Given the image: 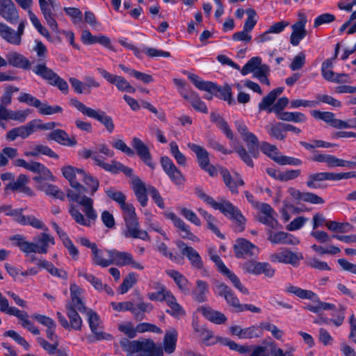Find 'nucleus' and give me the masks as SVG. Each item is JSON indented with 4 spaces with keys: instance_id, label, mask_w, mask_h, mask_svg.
Returning <instances> with one entry per match:
<instances>
[{
    "instance_id": "obj_1",
    "label": "nucleus",
    "mask_w": 356,
    "mask_h": 356,
    "mask_svg": "<svg viewBox=\"0 0 356 356\" xmlns=\"http://www.w3.org/2000/svg\"><path fill=\"white\" fill-rule=\"evenodd\" d=\"M79 171L84 170L71 165L62 168L63 175L69 181L72 188L66 190V195L70 201L76 202L83 207V211L86 217L74 206L71 207L70 213L76 223L86 227H91L96 221L97 214L93 208V200L83 194L86 189L79 183L81 178V175L79 173Z\"/></svg>"
},
{
    "instance_id": "obj_2",
    "label": "nucleus",
    "mask_w": 356,
    "mask_h": 356,
    "mask_svg": "<svg viewBox=\"0 0 356 356\" xmlns=\"http://www.w3.org/2000/svg\"><path fill=\"white\" fill-rule=\"evenodd\" d=\"M236 127L246 143L248 150L244 147L239 146L236 147L235 151L247 165L252 168L254 162L251 157L257 159L259 156V140L253 133L249 131L248 127L243 122H236Z\"/></svg>"
},
{
    "instance_id": "obj_3",
    "label": "nucleus",
    "mask_w": 356,
    "mask_h": 356,
    "mask_svg": "<svg viewBox=\"0 0 356 356\" xmlns=\"http://www.w3.org/2000/svg\"><path fill=\"white\" fill-rule=\"evenodd\" d=\"M120 346L129 356H163L162 346H157L151 339L130 341L123 338L120 341Z\"/></svg>"
},
{
    "instance_id": "obj_4",
    "label": "nucleus",
    "mask_w": 356,
    "mask_h": 356,
    "mask_svg": "<svg viewBox=\"0 0 356 356\" xmlns=\"http://www.w3.org/2000/svg\"><path fill=\"white\" fill-rule=\"evenodd\" d=\"M188 78L199 90L213 94L214 96L227 101L229 104H235L232 95V89L229 85L220 87L213 82L203 81L197 75L191 73L188 74Z\"/></svg>"
},
{
    "instance_id": "obj_5",
    "label": "nucleus",
    "mask_w": 356,
    "mask_h": 356,
    "mask_svg": "<svg viewBox=\"0 0 356 356\" xmlns=\"http://www.w3.org/2000/svg\"><path fill=\"white\" fill-rule=\"evenodd\" d=\"M123 218L125 222L126 229L124 231V235L127 238H140L143 241H149L150 238L147 232L140 229L139 227V222L133 208L123 213Z\"/></svg>"
},
{
    "instance_id": "obj_6",
    "label": "nucleus",
    "mask_w": 356,
    "mask_h": 356,
    "mask_svg": "<svg viewBox=\"0 0 356 356\" xmlns=\"http://www.w3.org/2000/svg\"><path fill=\"white\" fill-rule=\"evenodd\" d=\"M70 102L74 107L81 112L83 115L97 120L102 124H104L109 133L113 132L115 126L112 118L109 115H107L104 111L101 110H95L93 108L87 107L85 104L76 99H72Z\"/></svg>"
},
{
    "instance_id": "obj_7",
    "label": "nucleus",
    "mask_w": 356,
    "mask_h": 356,
    "mask_svg": "<svg viewBox=\"0 0 356 356\" xmlns=\"http://www.w3.org/2000/svg\"><path fill=\"white\" fill-rule=\"evenodd\" d=\"M33 71L35 74L47 81L49 84L58 87L63 93H68L69 87L67 83L52 70L48 68L44 63L36 65L33 67Z\"/></svg>"
},
{
    "instance_id": "obj_8",
    "label": "nucleus",
    "mask_w": 356,
    "mask_h": 356,
    "mask_svg": "<svg viewBox=\"0 0 356 356\" xmlns=\"http://www.w3.org/2000/svg\"><path fill=\"white\" fill-rule=\"evenodd\" d=\"M212 208L220 211L225 216L234 220L240 228L239 231H243L245 218L240 210L229 201L221 200L220 202H216Z\"/></svg>"
},
{
    "instance_id": "obj_9",
    "label": "nucleus",
    "mask_w": 356,
    "mask_h": 356,
    "mask_svg": "<svg viewBox=\"0 0 356 356\" xmlns=\"http://www.w3.org/2000/svg\"><path fill=\"white\" fill-rule=\"evenodd\" d=\"M212 208L220 211L225 216L234 220L240 228L239 231H243L245 218L240 210L229 201L221 200L220 202H216Z\"/></svg>"
},
{
    "instance_id": "obj_10",
    "label": "nucleus",
    "mask_w": 356,
    "mask_h": 356,
    "mask_svg": "<svg viewBox=\"0 0 356 356\" xmlns=\"http://www.w3.org/2000/svg\"><path fill=\"white\" fill-rule=\"evenodd\" d=\"M352 177H355L354 172H317L309 175L306 184L310 188H318L321 187V185L318 184L320 181L325 180L338 181L349 179Z\"/></svg>"
},
{
    "instance_id": "obj_11",
    "label": "nucleus",
    "mask_w": 356,
    "mask_h": 356,
    "mask_svg": "<svg viewBox=\"0 0 356 356\" xmlns=\"http://www.w3.org/2000/svg\"><path fill=\"white\" fill-rule=\"evenodd\" d=\"M26 19L19 22L17 30L15 31L12 28L3 22H0V36L10 44L19 45L22 42V35L24 34Z\"/></svg>"
},
{
    "instance_id": "obj_12",
    "label": "nucleus",
    "mask_w": 356,
    "mask_h": 356,
    "mask_svg": "<svg viewBox=\"0 0 356 356\" xmlns=\"http://www.w3.org/2000/svg\"><path fill=\"white\" fill-rule=\"evenodd\" d=\"M106 253L110 257L111 265L115 264L117 266L131 265L134 268L143 270L144 266L134 260L132 255L127 252H120L116 250H107Z\"/></svg>"
},
{
    "instance_id": "obj_13",
    "label": "nucleus",
    "mask_w": 356,
    "mask_h": 356,
    "mask_svg": "<svg viewBox=\"0 0 356 356\" xmlns=\"http://www.w3.org/2000/svg\"><path fill=\"white\" fill-rule=\"evenodd\" d=\"M302 259L303 257L301 253L293 252L286 248L270 255V260L273 262L289 264L293 266H298Z\"/></svg>"
},
{
    "instance_id": "obj_14",
    "label": "nucleus",
    "mask_w": 356,
    "mask_h": 356,
    "mask_svg": "<svg viewBox=\"0 0 356 356\" xmlns=\"http://www.w3.org/2000/svg\"><path fill=\"white\" fill-rule=\"evenodd\" d=\"M216 287L217 294L219 296L223 297L227 303L232 307L236 312H242V304L240 303L238 298L228 286L218 282L216 284Z\"/></svg>"
},
{
    "instance_id": "obj_15",
    "label": "nucleus",
    "mask_w": 356,
    "mask_h": 356,
    "mask_svg": "<svg viewBox=\"0 0 356 356\" xmlns=\"http://www.w3.org/2000/svg\"><path fill=\"white\" fill-rule=\"evenodd\" d=\"M298 17L299 19L291 26L292 33L290 36V42L293 46L298 45L300 40L307 35L305 29L307 22V17L302 13H299Z\"/></svg>"
},
{
    "instance_id": "obj_16",
    "label": "nucleus",
    "mask_w": 356,
    "mask_h": 356,
    "mask_svg": "<svg viewBox=\"0 0 356 356\" xmlns=\"http://www.w3.org/2000/svg\"><path fill=\"white\" fill-rule=\"evenodd\" d=\"M0 15L12 24L19 23V16L12 0H0Z\"/></svg>"
},
{
    "instance_id": "obj_17",
    "label": "nucleus",
    "mask_w": 356,
    "mask_h": 356,
    "mask_svg": "<svg viewBox=\"0 0 356 356\" xmlns=\"http://www.w3.org/2000/svg\"><path fill=\"white\" fill-rule=\"evenodd\" d=\"M177 247L180 249L181 253L187 257L192 266L196 269L201 270L204 267L203 261L200 254L191 246L187 245L184 242L178 241Z\"/></svg>"
},
{
    "instance_id": "obj_18",
    "label": "nucleus",
    "mask_w": 356,
    "mask_h": 356,
    "mask_svg": "<svg viewBox=\"0 0 356 356\" xmlns=\"http://www.w3.org/2000/svg\"><path fill=\"white\" fill-rule=\"evenodd\" d=\"M35 243L31 242L30 253L46 254L49 245H54V238L50 234L43 232L34 238Z\"/></svg>"
},
{
    "instance_id": "obj_19",
    "label": "nucleus",
    "mask_w": 356,
    "mask_h": 356,
    "mask_svg": "<svg viewBox=\"0 0 356 356\" xmlns=\"http://www.w3.org/2000/svg\"><path fill=\"white\" fill-rule=\"evenodd\" d=\"M97 70L109 83L115 84L119 90L135 92L136 89L124 77L112 74L102 68H98Z\"/></svg>"
},
{
    "instance_id": "obj_20",
    "label": "nucleus",
    "mask_w": 356,
    "mask_h": 356,
    "mask_svg": "<svg viewBox=\"0 0 356 356\" xmlns=\"http://www.w3.org/2000/svg\"><path fill=\"white\" fill-rule=\"evenodd\" d=\"M86 314L88 316V321L90 328L95 335V340L111 339V334H106L101 330V327L99 326L100 318L98 314L90 309L88 310Z\"/></svg>"
},
{
    "instance_id": "obj_21",
    "label": "nucleus",
    "mask_w": 356,
    "mask_h": 356,
    "mask_svg": "<svg viewBox=\"0 0 356 356\" xmlns=\"http://www.w3.org/2000/svg\"><path fill=\"white\" fill-rule=\"evenodd\" d=\"M131 145L143 162L150 168L154 169L155 168V164L152 161V155L149 147L137 137H134L132 138Z\"/></svg>"
},
{
    "instance_id": "obj_22",
    "label": "nucleus",
    "mask_w": 356,
    "mask_h": 356,
    "mask_svg": "<svg viewBox=\"0 0 356 356\" xmlns=\"http://www.w3.org/2000/svg\"><path fill=\"white\" fill-rule=\"evenodd\" d=\"M71 300L66 304V309H72L81 313H86L88 309L81 298V289L76 284L70 285Z\"/></svg>"
},
{
    "instance_id": "obj_23",
    "label": "nucleus",
    "mask_w": 356,
    "mask_h": 356,
    "mask_svg": "<svg viewBox=\"0 0 356 356\" xmlns=\"http://www.w3.org/2000/svg\"><path fill=\"white\" fill-rule=\"evenodd\" d=\"M256 246L245 238H238L234 245V251L237 258H246L254 254Z\"/></svg>"
},
{
    "instance_id": "obj_24",
    "label": "nucleus",
    "mask_w": 356,
    "mask_h": 356,
    "mask_svg": "<svg viewBox=\"0 0 356 356\" xmlns=\"http://www.w3.org/2000/svg\"><path fill=\"white\" fill-rule=\"evenodd\" d=\"M165 216L168 219L171 220L174 225L179 229L183 238H187L193 241H199V238L190 231L188 225L174 213H168Z\"/></svg>"
},
{
    "instance_id": "obj_25",
    "label": "nucleus",
    "mask_w": 356,
    "mask_h": 356,
    "mask_svg": "<svg viewBox=\"0 0 356 356\" xmlns=\"http://www.w3.org/2000/svg\"><path fill=\"white\" fill-rule=\"evenodd\" d=\"M47 140H54L58 144L66 146H74L77 142L74 137L70 138L67 133L63 129H54L47 137Z\"/></svg>"
},
{
    "instance_id": "obj_26",
    "label": "nucleus",
    "mask_w": 356,
    "mask_h": 356,
    "mask_svg": "<svg viewBox=\"0 0 356 356\" xmlns=\"http://www.w3.org/2000/svg\"><path fill=\"white\" fill-rule=\"evenodd\" d=\"M178 332L175 328H170L165 332L163 340V352L172 354L175 352L177 346Z\"/></svg>"
},
{
    "instance_id": "obj_27",
    "label": "nucleus",
    "mask_w": 356,
    "mask_h": 356,
    "mask_svg": "<svg viewBox=\"0 0 356 356\" xmlns=\"http://www.w3.org/2000/svg\"><path fill=\"white\" fill-rule=\"evenodd\" d=\"M229 330L232 335H236L240 339H252L261 336V333H259V329L257 326L241 328L238 325H232Z\"/></svg>"
},
{
    "instance_id": "obj_28",
    "label": "nucleus",
    "mask_w": 356,
    "mask_h": 356,
    "mask_svg": "<svg viewBox=\"0 0 356 356\" xmlns=\"http://www.w3.org/2000/svg\"><path fill=\"white\" fill-rule=\"evenodd\" d=\"M105 193L110 199L119 204L123 213L134 208L132 204L126 202V196L121 191L110 188L106 190Z\"/></svg>"
},
{
    "instance_id": "obj_29",
    "label": "nucleus",
    "mask_w": 356,
    "mask_h": 356,
    "mask_svg": "<svg viewBox=\"0 0 356 356\" xmlns=\"http://www.w3.org/2000/svg\"><path fill=\"white\" fill-rule=\"evenodd\" d=\"M180 93L184 99L188 100L191 103V106L195 111L203 113H208V109L205 103L201 100L200 97L196 92L193 91H182Z\"/></svg>"
},
{
    "instance_id": "obj_30",
    "label": "nucleus",
    "mask_w": 356,
    "mask_h": 356,
    "mask_svg": "<svg viewBox=\"0 0 356 356\" xmlns=\"http://www.w3.org/2000/svg\"><path fill=\"white\" fill-rule=\"evenodd\" d=\"M133 190L137 200L142 207H145L147 203V188L145 184L138 177H134L132 180Z\"/></svg>"
},
{
    "instance_id": "obj_31",
    "label": "nucleus",
    "mask_w": 356,
    "mask_h": 356,
    "mask_svg": "<svg viewBox=\"0 0 356 356\" xmlns=\"http://www.w3.org/2000/svg\"><path fill=\"white\" fill-rule=\"evenodd\" d=\"M202 314L209 321L220 325L223 324L227 321V317L224 314L220 312L213 309L209 306H203L200 309Z\"/></svg>"
},
{
    "instance_id": "obj_32",
    "label": "nucleus",
    "mask_w": 356,
    "mask_h": 356,
    "mask_svg": "<svg viewBox=\"0 0 356 356\" xmlns=\"http://www.w3.org/2000/svg\"><path fill=\"white\" fill-rule=\"evenodd\" d=\"M220 174L226 186L232 193L237 194L238 193V186L244 185L243 180L238 176V175H236L238 178L234 180L229 172L227 169L222 170Z\"/></svg>"
},
{
    "instance_id": "obj_33",
    "label": "nucleus",
    "mask_w": 356,
    "mask_h": 356,
    "mask_svg": "<svg viewBox=\"0 0 356 356\" xmlns=\"http://www.w3.org/2000/svg\"><path fill=\"white\" fill-rule=\"evenodd\" d=\"M209 291V284L203 280L196 281V287L192 291L193 298L198 302L207 300V293Z\"/></svg>"
},
{
    "instance_id": "obj_34",
    "label": "nucleus",
    "mask_w": 356,
    "mask_h": 356,
    "mask_svg": "<svg viewBox=\"0 0 356 356\" xmlns=\"http://www.w3.org/2000/svg\"><path fill=\"white\" fill-rule=\"evenodd\" d=\"M187 146L195 154L200 168H204L209 162L208 152L203 147L194 143H189Z\"/></svg>"
},
{
    "instance_id": "obj_35",
    "label": "nucleus",
    "mask_w": 356,
    "mask_h": 356,
    "mask_svg": "<svg viewBox=\"0 0 356 356\" xmlns=\"http://www.w3.org/2000/svg\"><path fill=\"white\" fill-rule=\"evenodd\" d=\"M9 65L22 69H29L30 67L29 60L23 55L17 52H10L6 56Z\"/></svg>"
},
{
    "instance_id": "obj_36",
    "label": "nucleus",
    "mask_w": 356,
    "mask_h": 356,
    "mask_svg": "<svg viewBox=\"0 0 356 356\" xmlns=\"http://www.w3.org/2000/svg\"><path fill=\"white\" fill-rule=\"evenodd\" d=\"M38 191L44 192L47 195L50 196L55 199H58L62 201L65 199V194L57 186L49 184L44 185H40Z\"/></svg>"
},
{
    "instance_id": "obj_37",
    "label": "nucleus",
    "mask_w": 356,
    "mask_h": 356,
    "mask_svg": "<svg viewBox=\"0 0 356 356\" xmlns=\"http://www.w3.org/2000/svg\"><path fill=\"white\" fill-rule=\"evenodd\" d=\"M166 302L170 308V309L166 310L167 313L177 318H180L185 315V311L177 302L175 297L172 294L168 296Z\"/></svg>"
},
{
    "instance_id": "obj_38",
    "label": "nucleus",
    "mask_w": 356,
    "mask_h": 356,
    "mask_svg": "<svg viewBox=\"0 0 356 356\" xmlns=\"http://www.w3.org/2000/svg\"><path fill=\"white\" fill-rule=\"evenodd\" d=\"M37 266L45 268L51 275L63 280H67V274L65 270L56 268L51 262L46 260H38Z\"/></svg>"
},
{
    "instance_id": "obj_39",
    "label": "nucleus",
    "mask_w": 356,
    "mask_h": 356,
    "mask_svg": "<svg viewBox=\"0 0 356 356\" xmlns=\"http://www.w3.org/2000/svg\"><path fill=\"white\" fill-rule=\"evenodd\" d=\"M40 154L51 158L58 159V155L56 153L48 146L43 145H38L33 147L32 151L25 152V155L28 156H37Z\"/></svg>"
},
{
    "instance_id": "obj_40",
    "label": "nucleus",
    "mask_w": 356,
    "mask_h": 356,
    "mask_svg": "<svg viewBox=\"0 0 356 356\" xmlns=\"http://www.w3.org/2000/svg\"><path fill=\"white\" fill-rule=\"evenodd\" d=\"M81 175V180L83 181L90 190V195H94L99 186V180L85 171H79Z\"/></svg>"
},
{
    "instance_id": "obj_41",
    "label": "nucleus",
    "mask_w": 356,
    "mask_h": 356,
    "mask_svg": "<svg viewBox=\"0 0 356 356\" xmlns=\"http://www.w3.org/2000/svg\"><path fill=\"white\" fill-rule=\"evenodd\" d=\"M211 122L216 123L217 127L224 132V134L229 139H233V132L229 127L227 122L222 117H220L219 115H216L215 113H212L211 114Z\"/></svg>"
},
{
    "instance_id": "obj_42",
    "label": "nucleus",
    "mask_w": 356,
    "mask_h": 356,
    "mask_svg": "<svg viewBox=\"0 0 356 356\" xmlns=\"http://www.w3.org/2000/svg\"><path fill=\"white\" fill-rule=\"evenodd\" d=\"M286 291L290 293H293L302 299L313 300L314 298H317L316 294L313 291L302 289L292 285L287 286Z\"/></svg>"
},
{
    "instance_id": "obj_43",
    "label": "nucleus",
    "mask_w": 356,
    "mask_h": 356,
    "mask_svg": "<svg viewBox=\"0 0 356 356\" xmlns=\"http://www.w3.org/2000/svg\"><path fill=\"white\" fill-rule=\"evenodd\" d=\"M67 316L69 318V330H81L83 321L76 310L67 309Z\"/></svg>"
},
{
    "instance_id": "obj_44",
    "label": "nucleus",
    "mask_w": 356,
    "mask_h": 356,
    "mask_svg": "<svg viewBox=\"0 0 356 356\" xmlns=\"http://www.w3.org/2000/svg\"><path fill=\"white\" fill-rule=\"evenodd\" d=\"M327 229L334 232L346 233L353 230V226L348 222H339L337 221H328L325 223Z\"/></svg>"
},
{
    "instance_id": "obj_45",
    "label": "nucleus",
    "mask_w": 356,
    "mask_h": 356,
    "mask_svg": "<svg viewBox=\"0 0 356 356\" xmlns=\"http://www.w3.org/2000/svg\"><path fill=\"white\" fill-rule=\"evenodd\" d=\"M29 177L24 174L18 176L17 179L8 183L5 187V191L10 190L12 191H21L24 185L29 182Z\"/></svg>"
},
{
    "instance_id": "obj_46",
    "label": "nucleus",
    "mask_w": 356,
    "mask_h": 356,
    "mask_svg": "<svg viewBox=\"0 0 356 356\" xmlns=\"http://www.w3.org/2000/svg\"><path fill=\"white\" fill-rule=\"evenodd\" d=\"M220 273L226 275L233 285L242 293L245 295L249 293L248 289L241 284L239 278L227 267Z\"/></svg>"
},
{
    "instance_id": "obj_47",
    "label": "nucleus",
    "mask_w": 356,
    "mask_h": 356,
    "mask_svg": "<svg viewBox=\"0 0 356 356\" xmlns=\"http://www.w3.org/2000/svg\"><path fill=\"white\" fill-rule=\"evenodd\" d=\"M279 119L293 122H303L307 120L305 114L300 112H283L280 113Z\"/></svg>"
},
{
    "instance_id": "obj_48",
    "label": "nucleus",
    "mask_w": 356,
    "mask_h": 356,
    "mask_svg": "<svg viewBox=\"0 0 356 356\" xmlns=\"http://www.w3.org/2000/svg\"><path fill=\"white\" fill-rule=\"evenodd\" d=\"M9 240L13 241L15 246L18 247L21 251L26 254L30 253L31 242L25 240V237L20 234L13 235Z\"/></svg>"
},
{
    "instance_id": "obj_49",
    "label": "nucleus",
    "mask_w": 356,
    "mask_h": 356,
    "mask_svg": "<svg viewBox=\"0 0 356 356\" xmlns=\"http://www.w3.org/2000/svg\"><path fill=\"white\" fill-rule=\"evenodd\" d=\"M326 164L329 168L345 166L352 168L356 165V162L345 161L341 159H338L333 155L329 154Z\"/></svg>"
},
{
    "instance_id": "obj_50",
    "label": "nucleus",
    "mask_w": 356,
    "mask_h": 356,
    "mask_svg": "<svg viewBox=\"0 0 356 356\" xmlns=\"http://www.w3.org/2000/svg\"><path fill=\"white\" fill-rule=\"evenodd\" d=\"M282 131L283 123L282 122L271 124L268 127L269 135L277 140H284L285 139L286 136L282 134Z\"/></svg>"
},
{
    "instance_id": "obj_51",
    "label": "nucleus",
    "mask_w": 356,
    "mask_h": 356,
    "mask_svg": "<svg viewBox=\"0 0 356 356\" xmlns=\"http://www.w3.org/2000/svg\"><path fill=\"white\" fill-rule=\"evenodd\" d=\"M172 293L166 288H159V291L152 292L147 293V297L149 300L153 301H167L168 296Z\"/></svg>"
},
{
    "instance_id": "obj_52",
    "label": "nucleus",
    "mask_w": 356,
    "mask_h": 356,
    "mask_svg": "<svg viewBox=\"0 0 356 356\" xmlns=\"http://www.w3.org/2000/svg\"><path fill=\"white\" fill-rule=\"evenodd\" d=\"M36 108H38L40 114L46 115L60 113L63 111V108L60 106H51L47 103H42L40 101V106Z\"/></svg>"
},
{
    "instance_id": "obj_53",
    "label": "nucleus",
    "mask_w": 356,
    "mask_h": 356,
    "mask_svg": "<svg viewBox=\"0 0 356 356\" xmlns=\"http://www.w3.org/2000/svg\"><path fill=\"white\" fill-rule=\"evenodd\" d=\"M92 261L95 265L100 266L103 268L108 267L111 265L110 257L108 259L103 258V252L97 248L92 252Z\"/></svg>"
},
{
    "instance_id": "obj_54",
    "label": "nucleus",
    "mask_w": 356,
    "mask_h": 356,
    "mask_svg": "<svg viewBox=\"0 0 356 356\" xmlns=\"http://www.w3.org/2000/svg\"><path fill=\"white\" fill-rule=\"evenodd\" d=\"M136 283V277L134 273H130L124 279L122 283L120 286V293L124 294L131 289L134 284Z\"/></svg>"
},
{
    "instance_id": "obj_55",
    "label": "nucleus",
    "mask_w": 356,
    "mask_h": 356,
    "mask_svg": "<svg viewBox=\"0 0 356 356\" xmlns=\"http://www.w3.org/2000/svg\"><path fill=\"white\" fill-rule=\"evenodd\" d=\"M79 277H84L87 281H88L98 291L103 290L104 284L102 282L101 280L96 277L95 275L92 274L87 273L86 272L80 271L78 273Z\"/></svg>"
},
{
    "instance_id": "obj_56",
    "label": "nucleus",
    "mask_w": 356,
    "mask_h": 356,
    "mask_svg": "<svg viewBox=\"0 0 356 356\" xmlns=\"http://www.w3.org/2000/svg\"><path fill=\"white\" fill-rule=\"evenodd\" d=\"M311 115L318 120H321L326 123H328L330 126L332 120L334 118V114L328 111H320L318 110H313L311 111Z\"/></svg>"
},
{
    "instance_id": "obj_57",
    "label": "nucleus",
    "mask_w": 356,
    "mask_h": 356,
    "mask_svg": "<svg viewBox=\"0 0 356 356\" xmlns=\"http://www.w3.org/2000/svg\"><path fill=\"white\" fill-rule=\"evenodd\" d=\"M37 341L38 343L42 347V348L48 353L49 355H53L56 353L57 348L58 346V340H55V341H52L53 343H50L43 338L38 337Z\"/></svg>"
},
{
    "instance_id": "obj_58",
    "label": "nucleus",
    "mask_w": 356,
    "mask_h": 356,
    "mask_svg": "<svg viewBox=\"0 0 356 356\" xmlns=\"http://www.w3.org/2000/svg\"><path fill=\"white\" fill-rule=\"evenodd\" d=\"M245 13L248 14V17L244 23L243 29L245 30V31L250 33L257 24V20L254 19L256 13L253 9L250 8L246 10Z\"/></svg>"
},
{
    "instance_id": "obj_59",
    "label": "nucleus",
    "mask_w": 356,
    "mask_h": 356,
    "mask_svg": "<svg viewBox=\"0 0 356 356\" xmlns=\"http://www.w3.org/2000/svg\"><path fill=\"white\" fill-rule=\"evenodd\" d=\"M34 126L33 120H31L26 125L16 127L18 136L22 138H26L35 131Z\"/></svg>"
},
{
    "instance_id": "obj_60",
    "label": "nucleus",
    "mask_w": 356,
    "mask_h": 356,
    "mask_svg": "<svg viewBox=\"0 0 356 356\" xmlns=\"http://www.w3.org/2000/svg\"><path fill=\"white\" fill-rule=\"evenodd\" d=\"M273 161L280 165H300L302 161L299 159L290 157L287 156H280L273 158Z\"/></svg>"
},
{
    "instance_id": "obj_61",
    "label": "nucleus",
    "mask_w": 356,
    "mask_h": 356,
    "mask_svg": "<svg viewBox=\"0 0 356 356\" xmlns=\"http://www.w3.org/2000/svg\"><path fill=\"white\" fill-rule=\"evenodd\" d=\"M180 214L182 215L186 219L193 223L197 226L201 225V221L197 216L196 213L192 210L183 207L180 209Z\"/></svg>"
},
{
    "instance_id": "obj_62",
    "label": "nucleus",
    "mask_w": 356,
    "mask_h": 356,
    "mask_svg": "<svg viewBox=\"0 0 356 356\" xmlns=\"http://www.w3.org/2000/svg\"><path fill=\"white\" fill-rule=\"evenodd\" d=\"M260 149L262 152L273 160V158L277 157L278 150L276 146L270 145L267 142H263L261 144Z\"/></svg>"
},
{
    "instance_id": "obj_63",
    "label": "nucleus",
    "mask_w": 356,
    "mask_h": 356,
    "mask_svg": "<svg viewBox=\"0 0 356 356\" xmlns=\"http://www.w3.org/2000/svg\"><path fill=\"white\" fill-rule=\"evenodd\" d=\"M289 104V99L285 97H282L280 98L277 102L273 106V107L268 109V113L274 112L275 113L278 117L280 116V113H282V111Z\"/></svg>"
},
{
    "instance_id": "obj_64",
    "label": "nucleus",
    "mask_w": 356,
    "mask_h": 356,
    "mask_svg": "<svg viewBox=\"0 0 356 356\" xmlns=\"http://www.w3.org/2000/svg\"><path fill=\"white\" fill-rule=\"evenodd\" d=\"M118 329L120 332L127 335L129 338H134L136 336V327H134L131 322H126L120 324Z\"/></svg>"
}]
</instances>
